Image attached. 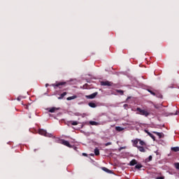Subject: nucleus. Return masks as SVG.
<instances>
[{
  "label": "nucleus",
  "mask_w": 179,
  "mask_h": 179,
  "mask_svg": "<svg viewBox=\"0 0 179 179\" xmlns=\"http://www.w3.org/2000/svg\"><path fill=\"white\" fill-rule=\"evenodd\" d=\"M148 159H149V160H150H150H152V155H150L149 157H148Z\"/></svg>",
  "instance_id": "obj_30"
},
{
  "label": "nucleus",
  "mask_w": 179,
  "mask_h": 179,
  "mask_svg": "<svg viewBox=\"0 0 179 179\" xmlns=\"http://www.w3.org/2000/svg\"><path fill=\"white\" fill-rule=\"evenodd\" d=\"M127 106V104H124V106Z\"/></svg>",
  "instance_id": "obj_34"
},
{
  "label": "nucleus",
  "mask_w": 179,
  "mask_h": 179,
  "mask_svg": "<svg viewBox=\"0 0 179 179\" xmlns=\"http://www.w3.org/2000/svg\"><path fill=\"white\" fill-rule=\"evenodd\" d=\"M117 93H120V94H121V96H122L124 94V92L121 90H116Z\"/></svg>",
  "instance_id": "obj_24"
},
{
  "label": "nucleus",
  "mask_w": 179,
  "mask_h": 179,
  "mask_svg": "<svg viewBox=\"0 0 179 179\" xmlns=\"http://www.w3.org/2000/svg\"><path fill=\"white\" fill-rule=\"evenodd\" d=\"M138 142L141 146H146V143H145L143 141L138 139Z\"/></svg>",
  "instance_id": "obj_19"
},
{
  "label": "nucleus",
  "mask_w": 179,
  "mask_h": 179,
  "mask_svg": "<svg viewBox=\"0 0 179 179\" xmlns=\"http://www.w3.org/2000/svg\"><path fill=\"white\" fill-rule=\"evenodd\" d=\"M148 92H149V93H150V94H152V96H156V93L153 92V91H152L151 90H148Z\"/></svg>",
  "instance_id": "obj_25"
},
{
  "label": "nucleus",
  "mask_w": 179,
  "mask_h": 179,
  "mask_svg": "<svg viewBox=\"0 0 179 179\" xmlns=\"http://www.w3.org/2000/svg\"><path fill=\"white\" fill-rule=\"evenodd\" d=\"M67 93L66 92H63L62 94H60V96L58 97L59 100H62L65 96H66Z\"/></svg>",
  "instance_id": "obj_14"
},
{
  "label": "nucleus",
  "mask_w": 179,
  "mask_h": 179,
  "mask_svg": "<svg viewBox=\"0 0 179 179\" xmlns=\"http://www.w3.org/2000/svg\"><path fill=\"white\" fill-rule=\"evenodd\" d=\"M83 156L87 157V154H86V153H83Z\"/></svg>",
  "instance_id": "obj_31"
},
{
  "label": "nucleus",
  "mask_w": 179,
  "mask_h": 179,
  "mask_svg": "<svg viewBox=\"0 0 179 179\" xmlns=\"http://www.w3.org/2000/svg\"><path fill=\"white\" fill-rule=\"evenodd\" d=\"M156 94V97H158L159 99H163V95H162V94L157 92Z\"/></svg>",
  "instance_id": "obj_22"
},
{
  "label": "nucleus",
  "mask_w": 179,
  "mask_h": 179,
  "mask_svg": "<svg viewBox=\"0 0 179 179\" xmlns=\"http://www.w3.org/2000/svg\"><path fill=\"white\" fill-rule=\"evenodd\" d=\"M102 170L103 171H106V173H113V171L111 170H110V169H107L106 167H102Z\"/></svg>",
  "instance_id": "obj_17"
},
{
  "label": "nucleus",
  "mask_w": 179,
  "mask_h": 179,
  "mask_svg": "<svg viewBox=\"0 0 179 179\" xmlns=\"http://www.w3.org/2000/svg\"><path fill=\"white\" fill-rule=\"evenodd\" d=\"M88 106L90 107H92V108H96L97 107V106L96 105V103H93V102H90L88 103Z\"/></svg>",
  "instance_id": "obj_13"
},
{
  "label": "nucleus",
  "mask_w": 179,
  "mask_h": 179,
  "mask_svg": "<svg viewBox=\"0 0 179 179\" xmlns=\"http://www.w3.org/2000/svg\"><path fill=\"white\" fill-rule=\"evenodd\" d=\"M78 122H76V121H73V122H71V125H78Z\"/></svg>",
  "instance_id": "obj_26"
},
{
  "label": "nucleus",
  "mask_w": 179,
  "mask_h": 179,
  "mask_svg": "<svg viewBox=\"0 0 179 179\" xmlns=\"http://www.w3.org/2000/svg\"><path fill=\"white\" fill-rule=\"evenodd\" d=\"M153 134H155V135H157L159 138H162V133H159L157 131H153Z\"/></svg>",
  "instance_id": "obj_23"
},
{
  "label": "nucleus",
  "mask_w": 179,
  "mask_h": 179,
  "mask_svg": "<svg viewBox=\"0 0 179 179\" xmlns=\"http://www.w3.org/2000/svg\"><path fill=\"white\" fill-rule=\"evenodd\" d=\"M64 85H66V82L57 83L55 84H52V86L55 87V89H57V87L61 88L60 86H64Z\"/></svg>",
  "instance_id": "obj_3"
},
{
  "label": "nucleus",
  "mask_w": 179,
  "mask_h": 179,
  "mask_svg": "<svg viewBox=\"0 0 179 179\" xmlns=\"http://www.w3.org/2000/svg\"><path fill=\"white\" fill-rule=\"evenodd\" d=\"M48 86H50V85L45 84V87H48Z\"/></svg>",
  "instance_id": "obj_33"
},
{
  "label": "nucleus",
  "mask_w": 179,
  "mask_h": 179,
  "mask_svg": "<svg viewBox=\"0 0 179 179\" xmlns=\"http://www.w3.org/2000/svg\"><path fill=\"white\" fill-rule=\"evenodd\" d=\"M137 148L138 149L139 152H141L143 153H145V152H146V150L143 146H138Z\"/></svg>",
  "instance_id": "obj_12"
},
{
  "label": "nucleus",
  "mask_w": 179,
  "mask_h": 179,
  "mask_svg": "<svg viewBox=\"0 0 179 179\" xmlns=\"http://www.w3.org/2000/svg\"><path fill=\"white\" fill-rule=\"evenodd\" d=\"M101 86H114V83L110 81H102L101 82Z\"/></svg>",
  "instance_id": "obj_4"
},
{
  "label": "nucleus",
  "mask_w": 179,
  "mask_h": 179,
  "mask_svg": "<svg viewBox=\"0 0 179 179\" xmlns=\"http://www.w3.org/2000/svg\"><path fill=\"white\" fill-rule=\"evenodd\" d=\"M116 131H118V132H121V131H124V128L121 127H115Z\"/></svg>",
  "instance_id": "obj_20"
},
{
  "label": "nucleus",
  "mask_w": 179,
  "mask_h": 179,
  "mask_svg": "<svg viewBox=\"0 0 179 179\" xmlns=\"http://www.w3.org/2000/svg\"><path fill=\"white\" fill-rule=\"evenodd\" d=\"M142 167H143L141 164H136V165L135 166V169L137 170H141V169H142Z\"/></svg>",
  "instance_id": "obj_16"
},
{
  "label": "nucleus",
  "mask_w": 179,
  "mask_h": 179,
  "mask_svg": "<svg viewBox=\"0 0 179 179\" xmlns=\"http://www.w3.org/2000/svg\"><path fill=\"white\" fill-rule=\"evenodd\" d=\"M90 125H95V126L100 125V123L95 121H90Z\"/></svg>",
  "instance_id": "obj_18"
},
{
  "label": "nucleus",
  "mask_w": 179,
  "mask_h": 179,
  "mask_svg": "<svg viewBox=\"0 0 179 179\" xmlns=\"http://www.w3.org/2000/svg\"><path fill=\"white\" fill-rule=\"evenodd\" d=\"M136 111H138V114H140V115H144V117H149L150 115V112H149L146 109H142L139 107L136 108Z\"/></svg>",
  "instance_id": "obj_1"
},
{
  "label": "nucleus",
  "mask_w": 179,
  "mask_h": 179,
  "mask_svg": "<svg viewBox=\"0 0 179 179\" xmlns=\"http://www.w3.org/2000/svg\"><path fill=\"white\" fill-rule=\"evenodd\" d=\"M136 164H138V161L134 159L129 162V166H135Z\"/></svg>",
  "instance_id": "obj_9"
},
{
  "label": "nucleus",
  "mask_w": 179,
  "mask_h": 179,
  "mask_svg": "<svg viewBox=\"0 0 179 179\" xmlns=\"http://www.w3.org/2000/svg\"><path fill=\"white\" fill-rule=\"evenodd\" d=\"M57 110H59V108L52 107L50 108L49 113H55V111H57Z\"/></svg>",
  "instance_id": "obj_10"
},
{
  "label": "nucleus",
  "mask_w": 179,
  "mask_h": 179,
  "mask_svg": "<svg viewBox=\"0 0 179 179\" xmlns=\"http://www.w3.org/2000/svg\"><path fill=\"white\" fill-rule=\"evenodd\" d=\"M94 155L95 156H99L100 155V150H99V148H96L94 149Z\"/></svg>",
  "instance_id": "obj_15"
},
{
  "label": "nucleus",
  "mask_w": 179,
  "mask_h": 179,
  "mask_svg": "<svg viewBox=\"0 0 179 179\" xmlns=\"http://www.w3.org/2000/svg\"><path fill=\"white\" fill-rule=\"evenodd\" d=\"M75 99H78V96L73 95L72 96H69L66 98V100L71 101V100H75Z\"/></svg>",
  "instance_id": "obj_11"
},
{
  "label": "nucleus",
  "mask_w": 179,
  "mask_h": 179,
  "mask_svg": "<svg viewBox=\"0 0 179 179\" xmlns=\"http://www.w3.org/2000/svg\"><path fill=\"white\" fill-rule=\"evenodd\" d=\"M17 100L18 101H20L22 100V97L18 96V97L17 98Z\"/></svg>",
  "instance_id": "obj_29"
},
{
  "label": "nucleus",
  "mask_w": 179,
  "mask_h": 179,
  "mask_svg": "<svg viewBox=\"0 0 179 179\" xmlns=\"http://www.w3.org/2000/svg\"><path fill=\"white\" fill-rule=\"evenodd\" d=\"M145 132H146V134H148V135H149V136H150V138H152V139H153V141H156V137L153 134H152L148 130H145Z\"/></svg>",
  "instance_id": "obj_8"
},
{
  "label": "nucleus",
  "mask_w": 179,
  "mask_h": 179,
  "mask_svg": "<svg viewBox=\"0 0 179 179\" xmlns=\"http://www.w3.org/2000/svg\"><path fill=\"white\" fill-rule=\"evenodd\" d=\"M172 115H177V110L175 113H173Z\"/></svg>",
  "instance_id": "obj_32"
},
{
  "label": "nucleus",
  "mask_w": 179,
  "mask_h": 179,
  "mask_svg": "<svg viewBox=\"0 0 179 179\" xmlns=\"http://www.w3.org/2000/svg\"><path fill=\"white\" fill-rule=\"evenodd\" d=\"M62 145H64V146H67V148H72V145L69 143L68 141L61 140Z\"/></svg>",
  "instance_id": "obj_6"
},
{
  "label": "nucleus",
  "mask_w": 179,
  "mask_h": 179,
  "mask_svg": "<svg viewBox=\"0 0 179 179\" xmlns=\"http://www.w3.org/2000/svg\"><path fill=\"white\" fill-rule=\"evenodd\" d=\"M131 142L133 143V146H134L135 148L139 147V146H138V143L139 142L138 138H136V140H132Z\"/></svg>",
  "instance_id": "obj_7"
},
{
  "label": "nucleus",
  "mask_w": 179,
  "mask_h": 179,
  "mask_svg": "<svg viewBox=\"0 0 179 179\" xmlns=\"http://www.w3.org/2000/svg\"><path fill=\"white\" fill-rule=\"evenodd\" d=\"M171 150H173V152H179V147H173L171 148Z\"/></svg>",
  "instance_id": "obj_21"
},
{
  "label": "nucleus",
  "mask_w": 179,
  "mask_h": 179,
  "mask_svg": "<svg viewBox=\"0 0 179 179\" xmlns=\"http://www.w3.org/2000/svg\"><path fill=\"white\" fill-rule=\"evenodd\" d=\"M156 179H164V176L157 177Z\"/></svg>",
  "instance_id": "obj_28"
},
{
  "label": "nucleus",
  "mask_w": 179,
  "mask_h": 179,
  "mask_svg": "<svg viewBox=\"0 0 179 179\" xmlns=\"http://www.w3.org/2000/svg\"><path fill=\"white\" fill-rule=\"evenodd\" d=\"M98 94H99V92H94L93 94H92L90 95H86L85 97H86V99H93L96 98V96H97Z\"/></svg>",
  "instance_id": "obj_5"
},
{
  "label": "nucleus",
  "mask_w": 179,
  "mask_h": 179,
  "mask_svg": "<svg viewBox=\"0 0 179 179\" xmlns=\"http://www.w3.org/2000/svg\"><path fill=\"white\" fill-rule=\"evenodd\" d=\"M38 134H39L40 135H43V136H46V137H48V138H51V137L52 136V134H51L47 132L46 130H44V129H40L38 130Z\"/></svg>",
  "instance_id": "obj_2"
},
{
  "label": "nucleus",
  "mask_w": 179,
  "mask_h": 179,
  "mask_svg": "<svg viewBox=\"0 0 179 179\" xmlns=\"http://www.w3.org/2000/svg\"><path fill=\"white\" fill-rule=\"evenodd\" d=\"M110 145H112L111 142H108L105 144V146H110Z\"/></svg>",
  "instance_id": "obj_27"
}]
</instances>
